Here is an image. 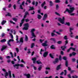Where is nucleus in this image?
I'll list each match as a JSON object with an SVG mask.
<instances>
[{
	"label": "nucleus",
	"mask_w": 78,
	"mask_h": 78,
	"mask_svg": "<svg viewBox=\"0 0 78 78\" xmlns=\"http://www.w3.org/2000/svg\"><path fill=\"white\" fill-rule=\"evenodd\" d=\"M49 55L50 58H52V59H53V58H54V57H53V55H51V54L50 53Z\"/></svg>",
	"instance_id": "bb28decb"
},
{
	"label": "nucleus",
	"mask_w": 78,
	"mask_h": 78,
	"mask_svg": "<svg viewBox=\"0 0 78 78\" xmlns=\"http://www.w3.org/2000/svg\"><path fill=\"white\" fill-rule=\"evenodd\" d=\"M10 54L11 55L12 58H14V56H13V54H12V53L10 52Z\"/></svg>",
	"instance_id": "a18cd8bd"
},
{
	"label": "nucleus",
	"mask_w": 78,
	"mask_h": 78,
	"mask_svg": "<svg viewBox=\"0 0 78 78\" xmlns=\"http://www.w3.org/2000/svg\"><path fill=\"white\" fill-rule=\"evenodd\" d=\"M45 4H46L45 1H44V2L43 3H42L41 5V8H43V7H44V5H45Z\"/></svg>",
	"instance_id": "5701e85b"
},
{
	"label": "nucleus",
	"mask_w": 78,
	"mask_h": 78,
	"mask_svg": "<svg viewBox=\"0 0 78 78\" xmlns=\"http://www.w3.org/2000/svg\"><path fill=\"white\" fill-rule=\"evenodd\" d=\"M29 8L30 9H29V11H31V10H34V8H33V7H31V6L29 7Z\"/></svg>",
	"instance_id": "412c9836"
},
{
	"label": "nucleus",
	"mask_w": 78,
	"mask_h": 78,
	"mask_svg": "<svg viewBox=\"0 0 78 78\" xmlns=\"http://www.w3.org/2000/svg\"><path fill=\"white\" fill-rule=\"evenodd\" d=\"M12 20H13L14 21H15V22H17V19L16 18H12Z\"/></svg>",
	"instance_id": "473e14b6"
},
{
	"label": "nucleus",
	"mask_w": 78,
	"mask_h": 78,
	"mask_svg": "<svg viewBox=\"0 0 78 78\" xmlns=\"http://www.w3.org/2000/svg\"><path fill=\"white\" fill-rule=\"evenodd\" d=\"M74 30V28L70 27L69 28V31H70V32H72V30Z\"/></svg>",
	"instance_id": "c9c22d12"
},
{
	"label": "nucleus",
	"mask_w": 78,
	"mask_h": 78,
	"mask_svg": "<svg viewBox=\"0 0 78 78\" xmlns=\"http://www.w3.org/2000/svg\"><path fill=\"white\" fill-rule=\"evenodd\" d=\"M17 59H18V62L19 63L20 62V57L19 56H17Z\"/></svg>",
	"instance_id": "cd10ccee"
},
{
	"label": "nucleus",
	"mask_w": 78,
	"mask_h": 78,
	"mask_svg": "<svg viewBox=\"0 0 78 78\" xmlns=\"http://www.w3.org/2000/svg\"><path fill=\"white\" fill-rule=\"evenodd\" d=\"M32 4L33 5H35V1H33L32 3Z\"/></svg>",
	"instance_id": "338daca9"
},
{
	"label": "nucleus",
	"mask_w": 78,
	"mask_h": 78,
	"mask_svg": "<svg viewBox=\"0 0 78 78\" xmlns=\"http://www.w3.org/2000/svg\"><path fill=\"white\" fill-rule=\"evenodd\" d=\"M20 66L21 67H24V66L23 64H20Z\"/></svg>",
	"instance_id": "49530a36"
},
{
	"label": "nucleus",
	"mask_w": 78,
	"mask_h": 78,
	"mask_svg": "<svg viewBox=\"0 0 78 78\" xmlns=\"http://www.w3.org/2000/svg\"><path fill=\"white\" fill-rule=\"evenodd\" d=\"M60 69H62V67H61V65L60 64L58 65L56 68V70H60Z\"/></svg>",
	"instance_id": "6e6552de"
},
{
	"label": "nucleus",
	"mask_w": 78,
	"mask_h": 78,
	"mask_svg": "<svg viewBox=\"0 0 78 78\" xmlns=\"http://www.w3.org/2000/svg\"><path fill=\"white\" fill-rule=\"evenodd\" d=\"M25 15H26V16H27V15H29V13H28V12H25Z\"/></svg>",
	"instance_id": "13d9d810"
},
{
	"label": "nucleus",
	"mask_w": 78,
	"mask_h": 78,
	"mask_svg": "<svg viewBox=\"0 0 78 78\" xmlns=\"http://www.w3.org/2000/svg\"><path fill=\"white\" fill-rule=\"evenodd\" d=\"M35 31V29H32L31 31H30V33H31V36L33 37H36V35L34 34V32Z\"/></svg>",
	"instance_id": "20e7f679"
},
{
	"label": "nucleus",
	"mask_w": 78,
	"mask_h": 78,
	"mask_svg": "<svg viewBox=\"0 0 78 78\" xmlns=\"http://www.w3.org/2000/svg\"><path fill=\"white\" fill-rule=\"evenodd\" d=\"M24 27L23 28V30H28L29 28V24L27 23L24 24Z\"/></svg>",
	"instance_id": "f03ea898"
},
{
	"label": "nucleus",
	"mask_w": 78,
	"mask_h": 78,
	"mask_svg": "<svg viewBox=\"0 0 78 78\" xmlns=\"http://www.w3.org/2000/svg\"><path fill=\"white\" fill-rule=\"evenodd\" d=\"M20 9H23V8L22 7V5H20Z\"/></svg>",
	"instance_id": "864d4df0"
},
{
	"label": "nucleus",
	"mask_w": 78,
	"mask_h": 78,
	"mask_svg": "<svg viewBox=\"0 0 78 78\" xmlns=\"http://www.w3.org/2000/svg\"><path fill=\"white\" fill-rule=\"evenodd\" d=\"M8 76V72H6L5 74V77H7Z\"/></svg>",
	"instance_id": "e433bc0d"
},
{
	"label": "nucleus",
	"mask_w": 78,
	"mask_h": 78,
	"mask_svg": "<svg viewBox=\"0 0 78 78\" xmlns=\"http://www.w3.org/2000/svg\"><path fill=\"white\" fill-rule=\"evenodd\" d=\"M63 59L64 60L67 61V58H66V57H63Z\"/></svg>",
	"instance_id": "4d7b16f0"
},
{
	"label": "nucleus",
	"mask_w": 78,
	"mask_h": 78,
	"mask_svg": "<svg viewBox=\"0 0 78 78\" xmlns=\"http://www.w3.org/2000/svg\"><path fill=\"white\" fill-rule=\"evenodd\" d=\"M36 59H37V58L36 57L32 58V61H36Z\"/></svg>",
	"instance_id": "bf43d9fd"
},
{
	"label": "nucleus",
	"mask_w": 78,
	"mask_h": 78,
	"mask_svg": "<svg viewBox=\"0 0 78 78\" xmlns=\"http://www.w3.org/2000/svg\"><path fill=\"white\" fill-rule=\"evenodd\" d=\"M36 63L37 64H42V62H39V61H37L36 62Z\"/></svg>",
	"instance_id": "4c0bfd02"
},
{
	"label": "nucleus",
	"mask_w": 78,
	"mask_h": 78,
	"mask_svg": "<svg viewBox=\"0 0 78 78\" xmlns=\"http://www.w3.org/2000/svg\"><path fill=\"white\" fill-rule=\"evenodd\" d=\"M48 51H46L44 53L43 56L44 58H46V56H47V55H48Z\"/></svg>",
	"instance_id": "9b49d317"
},
{
	"label": "nucleus",
	"mask_w": 78,
	"mask_h": 78,
	"mask_svg": "<svg viewBox=\"0 0 78 78\" xmlns=\"http://www.w3.org/2000/svg\"><path fill=\"white\" fill-rule=\"evenodd\" d=\"M70 50H71V48L70 47L69 49H68L67 51V52L68 53H69L70 52Z\"/></svg>",
	"instance_id": "09e8293b"
},
{
	"label": "nucleus",
	"mask_w": 78,
	"mask_h": 78,
	"mask_svg": "<svg viewBox=\"0 0 78 78\" xmlns=\"http://www.w3.org/2000/svg\"><path fill=\"white\" fill-rule=\"evenodd\" d=\"M55 3H60L61 2V1L59 0H55Z\"/></svg>",
	"instance_id": "ea45409f"
},
{
	"label": "nucleus",
	"mask_w": 78,
	"mask_h": 78,
	"mask_svg": "<svg viewBox=\"0 0 78 78\" xmlns=\"http://www.w3.org/2000/svg\"><path fill=\"white\" fill-rule=\"evenodd\" d=\"M42 18V16H41V15L38 14L37 15V18L38 19H41Z\"/></svg>",
	"instance_id": "4be33fe9"
},
{
	"label": "nucleus",
	"mask_w": 78,
	"mask_h": 78,
	"mask_svg": "<svg viewBox=\"0 0 78 78\" xmlns=\"http://www.w3.org/2000/svg\"><path fill=\"white\" fill-rule=\"evenodd\" d=\"M75 72V70H72L70 71V73H73Z\"/></svg>",
	"instance_id": "79ce46f5"
},
{
	"label": "nucleus",
	"mask_w": 78,
	"mask_h": 78,
	"mask_svg": "<svg viewBox=\"0 0 78 78\" xmlns=\"http://www.w3.org/2000/svg\"><path fill=\"white\" fill-rule=\"evenodd\" d=\"M7 45H3L2 46V48L1 49V51H3L4 50H5L7 48Z\"/></svg>",
	"instance_id": "0eeeda50"
},
{
	"label": "nucleus",
	"mask_w": 78,
	"mask_h": 78,
	"mask_svg": "<svg viewBox=\"0 0 78 78\" xmlns=\"http://www.w3.org/2000/svg\"><path fill=\"white\" fill-rule=\"evenodd\" d=\"M20 42H21V43H23V39L22 37H21L20 38Z\"/></svg>",
	"instance_id": "aec40b11"
},
{
	"label": "nucleus",
	"mask_w": 78,
	"mask_h": 78,
	"mask_svg": "<svg viewBox=\"0 0 78 78\" xmlns=\"http://www.w3.org/2000/svg\"><path fill=\"white\" fill-rule=\"evenodd\" d=\"M58 21L60 22L62 24H64V21L65 20V17H62V19L61 18H59L58 20Z\"/></svg>",
	"instance_id": "7ed1b4c3"
},
{
	"label": "nucleus",
	"mask_w": 78,
	"mask_h": 78,
	"mask_svg": "<svg viewBox=\"0 0 78 78\" xmlns=\"http://www.w3.org/2000/svg\"><path fill=\"white\" fill-rule=\"evenodd\" d=\"M9 34L10 36H11L12 39H13L14 37H13V35H12V34L11 33H9Z\"/></svg>",
	"instance_id": "603ef678"
},
{
	"label": "nucleus",
	"mask_w": 78,
	"mask_h": 78,
	"mask_svg": "<svg viewBox=\"0 0 78 78\" xmlns=\"http://www.w3.org/2000/svg\"><path fill=\"white\" fill-rule=\"evenodd\" d=\"M6 23V21H5L4 20H3L2 22H1V24L2 25H3L5 23Z\"/></svg>",
	"instance_id": "6ab92c4d"
},
{
	"label": "nucleus",
	"mask_w": 78,
	"mask_h": 78,
	"mask_svg": "<svg viewBox=\"0 0 78 78\" xmlns=\"http://www.w3.org/2000/svg\"><path fill=\"white\" fill-rule=\"evenodd\" d=\"M6 41V40L5 39H2V40L1 41V42L2 43H4V42H5Z\"/></svg>",
	"instance_id": "f3484780"
},
{
	"label": "nucleus",
	"mask_w": 78,
	"mask_h": 78,
	"mask_svg": "<svg viewBox=\"0 0 78 78\" xmlns=\"http://www.w3.org/2000/svg\"><path fill=\"white\" fill-rule=\"evenodd\" d=\"M60 53L62 55H64V51H61Z\"/></svg>",
	"instance_id": "680f3d73"
},
{
	"label": "nucleus",
	"mask_w": 78,
	"mask_h": 78,
	"mask_svg": "<svg viewBox=\"0 0 78 78\" xmlns=\"http://www.w3.org/2000/svg\"><path fill=\"white\" fill-rule=\"evenodd\" d=\"M26 2H29V3H31V2L30 0H27Z\"/></svg>",
	"instance_id": "e2e57ef3"
},
{
	"label": "nucleus",
	"mask_w": 78,
	"mask_h": 78,
	"mask_svg": "<svg viewBox=\"0 0 78 78\" xmlns=\"http://www.w3.org/2000/svg\"><path fill=\"white\" fill-rule=\"evenodd\" d=\"M16 52L18 53L19 51V48H16Z\"/></svg>",
	"instance_id": "de8ad7c7"
},
{
	"label": "nucleus",
	"mask_w": 78,
	"mask_h": 78,
	"mask_svg": "<svg viewBox=\"0 0 78 78\" xmlns=\"http://www.w3.org/2000/svg\"><path fill=\"white\" fill-rule=\"evenodd\" d=\"M57 44H62V41H58L57 42Z\"/></svg>",
	"instance_id": "2f4dec72"
},
{
	"label": "nucleus",
	"mask_w": 78,
	"mask_h": 78,
	"mask_svg": "<svg viewBox=\"0 0 78 78\" xmlns=\"http://www.w3.org/2000/svg\"><path fill=\"white\" fill-rule=\"evenodd\" d=\"M72 54L73 55V56H75L76 55V53L73 52L72 53Z\"/></svg>",
	"instance_id": "37998d69"
},
{
	"label": "nucleus",
	"mask_w": 78,
	"mask_h": 78,
	"mask_svg": "<svg viewBox=\"0 0 78 78\" xmlns=\"http://www.w3.org/2000/svg\"><path fill=\"white\" fill-rule=\"evenodd\" d=\"M76 61V59H75V58H74L72 59V61L73 62H75Z\"/></svg>",
	"instance_id": "3c124183"
},
{
	"label": "nucleus",
	"mask_w": 78,
	"mask_h": 78,
	"mask_svg": "<svg viewBox=\"0 0 78 78\" xmlns=\"http://www.w3.org/2000/svg\"><path fill=\"white\" fill-rule=\"evenodd\" d=\"M48 42V41L47 40L45 41H44V43H43L42 44V46L43 47H47L48 46V44H47Z\"/></svg>",
	"instance_id": "39448f33"
},
{
	"label": "nucleus",
	"mask_w": 78,
	"mask_h": 78,
	"mask_svg": "<svg viewBox=\"0 0 78 78\" xmlns=\"http://www.w3.org/2000/svg\"><path fill=\"white\" fill-rule=\"evenodd\" d=\"M13 41H14V40L12 39L9 40L7 42V44L9 46H11V45L10 44V42H13Z\"/></svg>",
	"instance_id": "423d86ee"
},
{
	"label": "nucleus",
	"mask_w": 78,
	"mask_h": 78,
	"mask_svg": "<svg viewBox=\"0 0 78 78\" xmlns=\"http://www.w3.org/2000/svg\"><path fill=\"white\" fill-rule=\"evenodd\" d=\"M25 41H28V37L27 36V35H25Z\"/></svg>",
	"instance_id": "dca6fc26"
},
{
	"label": "nucleus",
	"mask_w": 78,
	"mask_h": 78,
	"mask_svg": "<svg viewBox=\"0 0 78 78\" xmlns=\"http://www.w3.org/2000/svg\"><path fill=\"white\" fill-rule=\"evenodd\" d=\"M34 46H35L34 43H32L31 46V48H33V47H34Z\"/></svg>",
	"instance_id": "c85d7f7f"
},
{
	"label": "nucleus",
	"mask_w": 78,
	"mask_h": 78,
	"mask_svg": "<svg viewBox=\"0 0 78 78\" xmlns=\"http://www.w3.org/2000/svg\"><path fill=\"white\" fill-rule=\"evenodd\" d=\"M26 22H28L30 21V20L28 19H27L25 20Z\"/></svg>",
	"instance_id": "69168bd1"
},
{
	"label": "nucleus",
	"mask_w": 78,
	"mask_h": 78,
	"mask_svg": "<svg viewBox=\"0 0 78 78\" xmlns=\"http://www.w3.org/2000/svg\"><path fill=\"white\" fill-rule=\"evenodd\" d=\"M59 59H58V58H56L55 59V61H53V63L54 64H56V63H58L59 62Z\"/></svg>",
	"instance_id": "1a4fd4ad"
},
{
	"label": "nucleus",
	"mask_w": 78,
	"mask_h": 78,
	"mask_svg": "<svg viewBox=\"0 0 78 78\" xmlns=\"http://www.w3.org/2000/svg\"><path fill=\"white\" fill-rule=\"evenodd\" d=\"M24 76H26L27 78H30V76H31L30 75V74H27L25 73L23 74Z\"/></svg>",
	"instance_id": "f8f14e48"
},
{
	"label": "nucleus",
	"mask_w": 78,
	"mask_h": 78,
	"mask_svg": "<svg viewBox=\"0 0 78 78\" xmlns=\"http://www.w3.org/2000/svg\"><path fill=\"white\" fill-rule=\"evenodd\" d=\"M58 8H59V5H56V10H58Z\"/></svg>",
	"instance_id": "c03bdc74"
},
{
	"label": "nucleus",
	"mask_w": 78,
	"mask_h": 78,
	"mask_svg": "<svg viewBox=\"0 0 78 78\" xmlns=\"http://www.w3.org/2000/svg\"><path fill=\"white\" fill-rule=\"evenodd\" d=\"M65 45H67V44H68V43H69V42H68V40H66V41H65Z\"/></svg>",
	"instance_id": "5fc2aeb1"
},
{
	"label": "nucleus",
	"mask_w": 78,
	"mask_h": 78,
	"mask_svg": "<svg viewBox=\"0 0 78 78\" xmlns=\"http://www.w3.org/2000/svg\"><path fill=\"white\" fill-rule=\"evenodd\" d=\"M50 40L51 41H53L54 43H56V39L55 38H51L50 39Z\"/></svg>",
	"instance_id": "4468645a"
},
{
	"label": "nucleus",
	"mask_w": 78,
	"mask_h": 78,
	"mask_svg": "<svg viewBox=\"0 0 78 78\" xmlns=\"http://www.w3.org/2000/svg\"><path fill=\"white\" fill-rule=\"evenodd\" d=\"M47 14H45L44 15V16L42 19V20H45L47 18Z\"/></svg>",
	"instance_id": "9d476101"
},
{
	"label": "nucleus",
	"mask_w": 78,
	"mask_h": 78,
	"mask_svg": "<svg viewBox=\"0 0 78 78\" xmlns=\"http://www.w3.org/2000/svg\"><path fill=\"white\" fill-rule=\"evenodd\" d=\"M61 48L62 49L63 51H65V49L66 48V46L65 45L61 47Z\"/></svg>",
	"instance_id": "ddd939ff"
},
{
	"label": "nucleus",
	"mask_w": 78,
	"mask_h": 78,
	"mask_svg": "<svg viewBox=\"0 0 78 78\" xmlns=\"http://www.w3.org/2000/svg\"><path fill=\"white\" fill-rule=\"evenodd\" d=\"M41 69H42V66L40 65L38 68V70L39 71H41Z\"/></svg>",
	"instance_id": "393cba45"
},
{
	"label": "nucleus",
	"mask_w": 78,
	"mask_h": 78,
	"mask_svg": "<svg viewBox=\"0 0 78 78\" xmlns=\"http://www.w3.org/2000/svg\"><path fill=\"white\" fill-rule=\"evenodd\" d=\"M64 39L65 40H67L68 39V38H67V35H65L64 37Z\"/></svg>",
	"instance_id": "c756f323"
},
{
	"label": "nucleus",
	"mask_w": 78,
	"mask_h": 78,
	"mask_svg": "<svg viewBox=\"0 0 78 78\" xmlns=\"http://www.w3.org/2000/svg\"><path fill=\"white\" fill-rule=\"evenodd\" d=\"M65 25H68V26H70V24L69 22H66V23L65 24Z\"/></svg>",
	"instance_id": "7c9ffc66"
},
{
	"label": "nucleus",
	"mask_w": 78,
	"mask_h": 78,
	"mask_svg": "<svg viewBox=\"0 0 78 78\" xmlns=\"http://www.w3.org/2000/svg\"><path fill=\"white\" fill-rule=\"evenodd\" d=\"M65 66L66 67H68V66H69V64H68V61L66 60L65 62Z\"/></svg>",
	"instance_id": "b1692460"
},
{
	"label": "nucleus",
	"mask_w": 78,
	"mask_h": 78,
	"mask_svg": "<svg viewBox=\"0 0 78 78\" xmlns=\"http://www.w3.org/2000/svg\"><path fill=\"white\" fill-rule=\"evenodd\" d=\"M69 9L68 8H66L65 11L64 12V14H66V12H68L69 14H71V13H72V12H73V11L75 10V8L73 7H70Z\"/></svg>",
	"instance_id": "f257e3e1"
},
{
	"label": "nucleus",
	"mask_w": 78,
	"mask_h": 78,
	"mask_svg": "<svg viewBox=\"0 0 78 78\" xmlns=\"http://www.w3.org/2000/svg\"><path fill=\"white\" fill-rule=\"evenodd\" d=\"M9 22L11 23H13V25H15V24H16V23H15L13 22L11 20H10Z\"/></svg>",
	"instance_id": "58836bf2"
},
{
	"label": "nucleus",
	"mask_w": 78,
	"mask_h": 78,
	"mask_svg": "<svg viewBox=\"0 0 78 78\" xmlns=\"http://www.w3.org/2000/svg\"><path fill=\"white\" fill-rule=\"evenodd\" d=\"M59 61H61V60H62V57H61V56L60 55L59 56Z\"/></svg>",
	"instance_id": "052dcab7"
},
{
	"label": "nucleus",
	"mask_w": 78,
	"mask_h": 78,
	"mask_svg": "<svg viewBox=\"0 0 78 78\" xmlns=\"http://www.w3.org/2000/svg\"><path fill=\"white\" fill-rule=\"evenodd\" d=\"M55 33H54L52 32L51 33V36H52V37L53 36H55Z\"/></svg>",
	"instance_id": "6e6d98bb"
},
{
	"label": "nucleus",
	"mask_w": 78,
	"mask_h": 78,
	"mask_svg": "<svg viewBox=\"0 0 78 78\" xmlns=\"http://www.w3.org/2000/svg\"><path fill=\"white\" fill-rule=\"evenodd\" d=\"M69 78H71V76L70 74H69L67 76Z\"/></svg>",
	"instance_id": "774afa93"
},
{
	"label": "nucleus",
	"mask_w": 78,
	"mask_h": 78,
	"mask_svg": "<svg viewBox=\"0 0 78 78\" xmlns=\"http://www.w3.org/2000/svg\"><path fill=\"white\" fill-rule=\"evenodd\" d=\"M20 66V64H19V63H17V64H16L15 65L13 66L14 67H19Z\"/></svg>",
	"instance_id": "a211bd4d"
},
{
	"label": "nucleus",
	"mask_w": 78,
	"mask_h": 78,
	"mask_svg": "<svg viewBox=\"0 0 78 78\" xmlns=\"http://www.w3.org/2000/svg\"><path fill=\"white\" fill-rule=\"evenodd\" d=\"M49 3H50V6H52L53 5V3H52V1H50L49 2Z\"/></svg>",
	"instance_id": "a878e982"
},
{
	"label": "nucleus",
	"mask_w": 78,
	"mask_h": 78,
	"mask_svg": "<svg viewBox=\"0 0 78 78\" xmlns=\"http://www.w3.org/2000/svg\"><path fill=\"white\" fill-rule=\"evenodd\" d=\"M55 13L56 15H57V16H61V15H60V14H59V13L57 12H55Z\"/></svg>",
	"instance_id": "f704fd0d"
},
{
	"label": "nucleus",
	"mask_w": 78,
	"mask_h": 78,
	"mask_svg": "<svg viewBox=\"0 0 78 78\" xmlns=\"http://www.w3.org/2000/svg\"><path fill=\"white\" fill-rule=\"evenodd\" d=\"M50 48L51 49H56V47H55V45H51L50 46Z\"/></svg>",
	"instance_id": "2eb2a0df"
},
{
	"label": "nucleus",
	"mask_w": 78,
	"mask_h": 78,
	"mask_svg": "<svg viewBox=\"0 0 78 78\" xmlns=\"http://www.w3.org/2000/svg\"><path fill=\"white\" fill-rule=\"evenodd\" d=\"M5 16L6 17H7V16H11V15H10L9 13H7V14L5 15Z\"/></svg>",
	"instance_id": "a19ab883"
},
{
	"label": "nucleus",
	"mask_w": 78,
	"mask_h": 78,
	"mask_svg": "<svg viewBox=\"0 0 78 78\" xmlns=\"http://www.w3.org/2000/svg\"><path fill=\"white\" fill-rule=\"evenodd\" d=\"M64 72H65L64 75L65 76H66V75H67V70H64Z\"/></svg>",
	"instance_id": "8fccbe9b"
},
{
	"label": "nucleus",
	"mask_w": 78,
	"mask_h": 78,
	"mask_svg": "<svg viewBox=\"0 0 78 78\" xmlns=\"http://www.w3.org/2000/svg\"><path fill=\"white\" fill-rule=\"evenodd\" d=\"M28 51L27 52V53L29 54V53H30L31 51H30V49H28Z\"/></svg>",
	"instance_id": "0e129e2a"
},
{
	"label": "nucleus",
	"mask_w": 78,
	"mask_h": 78,
	"mask_svg": "<svg viewBox=\"0 0 78 78\" xmlns=\"http://www.w3.org/2000/svg\"><path fill=\"white\" fill-rule=\"evenodd\" d=\"M71 49L73 51H75L76 48H73L72 47H70Z\"/></svg>",
	"instance_id": "72a5a7b5"
}]
</instances>
